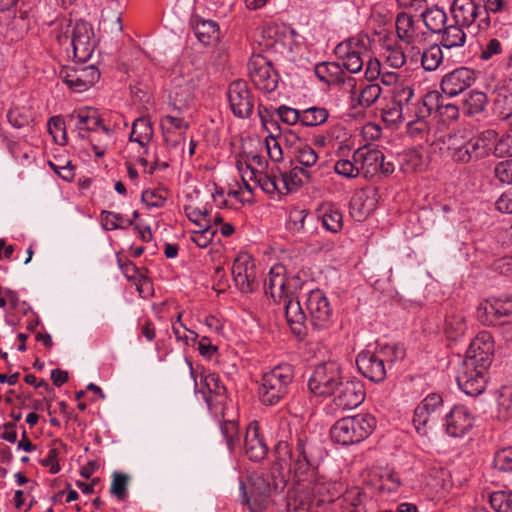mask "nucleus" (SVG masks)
Listing matches in <instances>:
<instances>
[{
	"instance_id": "obj_1",
	"label": "nucleus",
	"mask_w": 512,
	"mask_h": 512,
	"mask_svg": "<svg viewBox=\"0 0 512 512\" xmlns=\"http://www.w3.org/2000/svg\"><path fill=\"white\" fill-rule=\"evenodd\" d=\"M344 490L343 484L316 472L307 481H294L289 512H335L334 502Z\"/></svg>"
},
{
	"instance_id": "obj_2",
	"label": "nucleus",
	"mask_w": 512,
	"mask_h": 512,
	"mask_svg": "<svg viewBox=\"0 0 512 512\" xmlns=\"http://www.w3.org/2000/svg\"><path fill=\"white\" fill-rule=\"evenodd\" d=\"M274 453L279 460L290 461L293 481H307L309 476L318 472L324 457V450L317 441L304 430L297 428L295 435L290 436V441H278Z\"/></svg>"
},
{
	"instance_id": "obj_3",
	"label": "nucleus",
	"mask_w": 512,
	"mask_h": 512,
	"mask_svg": "<svg viewBox=\"0 0 512 512\" xmlns=\"http://www.w3.org/2000/svg\"><path fill=\"white\" fill-rule=\"evenodd\" d=\"M307 314L298 299H289L285 305V317L291 331L299 338L307 333V323L315 331L329 329L333 324V308L326 294L320 290H311L306 297Z\"/></svg>"
},
{
	"instance_id": "obj_4",
	"label": "nucleus",
	"mask_w": 512,
	"mask_h": 512,
	"mask_svg": "<svg viewBox=\"0 0 512 512\" xmlns=\"http://www.w3.org/2000/svg\"><path fill=\"white\" fill-rule=\"evenodd\" d=\"M294 380V369L290 364H279L264 372L257 390L259 401L264 406H275L290 393Z\"/></svg>"
},
{
	"instance_id": "obj_5",
	"label": "nucleus",
	"mask_w": 512,
	"mask_h": 512,
	"mask_svg": "<svg viewBox=\"0 0 512 512\" xmlns=\"http://www.w3.org/2000/svg\"><path fill=\"white\" fill-rule=\"evenodd\" d=\"M376 419L371 414L344 417L334 423L331 439L341 445H354L365 440L375 429Z\"/></svg>"
},
{
	"instance_id": "obj_6",
	"label": "nucleus",
	"mask_w": 512,
	"mask_h": 512,
	"mask_svg": "<svg viewBox=\"0 0 512 512\" xmlns=\"http://www.w3.org/2000/svg\"><path fill=\"white\" fill-rule=\"evenodd\" d=\"M497 135L495 130L488 129L461 142L455 139L449 146L450 156L454 162L462 164L483 159L490 154Z\"/></svg>"
},
{
	"instance_id": "obj_7",
	"label": "nucleus",
	"mask_w": 512,
	"mask_h": 512,
	"mask_svg": "<svg viewBox=\"0 0 512 512\" xmlns=\"http://www.w3.org/2000/svg\"><path fill=\"white\" fill-rule=\"evenodd\" d=\"M370 45V37L359 33L338 43L334 48V54L343 69L356 74L363 69Z\"/></svg>"
},
{
	"instance_id": "obj_8",
	"label": "nucleus",
	"mask_w": 512,
	"mask_h": 512,
	"mask_svg": "<svg viewBox=\"0 0 512 512\" xmlns=\"http://www.w3.org/2000/svg\"><path fill=\"white\" fill-rule=\"evenodd\" d=\"M69 122L72 123L78 134L82 138L88 137V132H98V128L103 133V141L99 144H94V153L96 157H103L109 143L112 141L113 130L103 124V120L100 117L96 109L85 107L78 110H74L68 116Z\"/></svg>"
},
{
	"instance_id": "obj_9",
	"label": "nucleus",
	"mask_w": 512,
	"mask_h": 512,
	"mask_svg": "<svg viewBox=\"0 0 512 512\" xmlns=\"http://www.w3.org/2000/svg\"><path fill=\"white\" fill-rule=\"evenodd\" d=\"M443 397L438 393H429L414 409L413 425L420 436L428 434L440 423L444 413Z\"/></svg>"
},
{
	"instance_id": "obj_10",
	"label": "nucleus",
	"mask_w": 512,
	"mask_h": 512,
	"mask_svg": "<svg viewBox=\"0 0 512 512\" xmlns=\"http://www.w3.org/2000/svg\"><path fill=\"white\" fill-rule=\"evenodd\" d=\"M352 158L359 165L361 174L365 178L375 176H389L394 170V163L386 161L384 153L377 147L364 146L354 151Z\"/></svg>"
},
{
	"instance_id": "obj_11",
	"label": "nucleus",
	"mask_w": 512,
	"mask_h": 512,
	"mask_svg": "<svg viewBox=\"0 0 512 512\" xmlns=\"http://www.w3.org/2000/svg\"><path fill=\"white\" fill-rule=\"evenodd\" d=\"M476 316L485 326H502L512 323V295L483 300L477 307Z\"/></svg>"
},
{
	"instance_id": "obj_12",
	"label": "nucleus",
	"mask_w": 512,
	"mask_h": 512,
	"mask_svg": "<svg viewBox=\"0 0 512 512\" xmlns=\"http://www.w3.org/2000/svg\"><path fill=\"white\" fill-rule=\"evenodd\" d=\"M342 384V373L336 362L318 365L308 380L309 390L317 396H330Z\"/></svg>"
},
{
	"instance_id": "obj_13",
	"label": "nucleus",
	"mask_w": 512,
	"mask_h": 512,
	"mask_svg": "<svg viewBox=\"0 0 512 512\" xmlns=\"http://www.w3.org/2000/svg\"><path fill=\"white\" fill-rule=\"evenodd\" d=\"M227 99L235 117L246 119L252 115L256 98L246 81L235 80L231 82L227 89Z\"/></svg>"
},
{
	"instance_id": "obj_14",
	"label": "nucleus",
	"mask_w": 512,
	"mask_h": 512,
	"mask_svg": "<svg viewBox=\"0 0 512 512\" xmlns=\"http://www.w3.org/2000/svg\"><path fill=\"white\" fill-rule=\"evenodd\" d=\"M487 367L463 361L456 376L459 388L469 396L482 394L487 384Z\"/></svg>"
},
{
	"instance_id": "obj_15",
	"label": "nucleus",
	"mask_w": 512,
	"mask_h": 512,
	"mask_svg": "<svg viewBox=\"0 0 512 512\" xmlns=\"http://www.w3.org/2000/svg\"><path fill=\"white\" fill-rule=\"evenodd\" d=\"M63 67L59 72L60 79L74 92L81 93L93 86L100 78V72L94 65Z\"/></svg>"
},
{
	"instance_id": "obj_16",
	"label": "nucleus",
	"mask_w": 512,
	"mask_h": 512,
	"mask_svg": "<svg viewBox=\"0 0 512 512\" xmlns=\"http://www.w3.org/2000/svg\"><path fill=\"white\" fill-rule=\"evenodd\" d=\"M231 273L236 287L242 293H252L258 288L256 265L251 255L238 254L233 262Z\"/></svg>"
},
{
	"instance_id": "obj_17",
	"label": "nucleus",
	"mask_w": 512,
	"mask_h": 512,
	"mask_svg": "<svg viewBox=\"0 0 512 512\" xmlns=\"http://www.w3.org/2000/svg\"><path fill=\"white\" fill-rule=\"evenodd\" d=\"M249 76L257 89L270 93L278 86V74L271 63L264 57L257 55L248 63Z\"/></svg>"
},
{
	"instance_id": "obj_18",
	"label": "nucleus",
	"mask_w": 512,
	"mask_h": 512,
	"mask_svg": "<svg viewBox=\"0 0 512 512\" xmlns=\"http://www.w3.org/2000/svg\"><path fill=\"white\" fill-rule=\"evenodd\" d=\"M443 427L451 437H463L473 427L474 415L464 405H455L444 415Z\"/></svg>"
},
{
	"instance_id": "obj_19",
	"label": "nucleus",
	"mask_w": 512,
	"mask_h": 512,
	"mask_svg": "<svg viewBox=\"0 0 512 512\" xmlns=\"http://www.w3.org/2000/svg\"><path fill=\"white\" fill-rule=\"evenodd\" d=\"M92 27L85 21L76 22L71 36L73 57L79 63H85L92 56L95 44L92 41Z\"/></svg>"
},
{
	"instance_id": "obj_20",
	"label": "nucleus",
	"mask_w": 512,
	"mask_h": 512,
	"mask_svg": "<svg viewBox=\"0 0 512 512\" xmlns=\"http://www.w3.org/2000/svg\"><path fill=\"white\" fill-rule=\"evenodd\" d=\"M493 353V337L490 332L482 331L471 341L463 361L470 360V362H473V365L477 364L489 368L492 363Z\"/></svg>"
},
{
	"instance_id": "obj_21",
	"label": "nucleus",
	"mask_w": 512,
	"mask_h": 512,
	"mask_svg": "<svg viewBox=\"0 0 512 512\" xmlns=\"http://www.w3.org/2000/svg\"><path fill=\"white\" fill-rule=\"evenodd\" d=\"M476 80L474 70L467 67L457 68L442 77L440 87L444 94L455 97L468 89Z\"/></svg>"
},
{
	"instance_id": "obj_22",
	"label": "nucleus",
	"mask_w": 512,
	"mask_h": 512,
	"mask_svg": "<svg viewBox=\"0 0 512 512\" xmlns=\"http://www.w3.org/2000/svg\"><path fill=\"white\" fill-rule=\"evenodd\" d=\"M314 73L322 83L352 88L353 95L355 94V78L347 75L339 62L318 63L315 65Z\"/></svg>"
},
{
	"instance_id": "obj_23",
	"label": "nucleus",
	"mask_w": 512,
	"mask_h": 512,
	"mask_svg": "<svg viewBox=\"0 0 512 512\" xmlns=\"http://www.w3.org/2000/svg\"><path fill=\"white\" fill-rule=\"evenodd\" d=\"M264 290L275 302L283 300L284 306L289 299H294L289 295L285 268L282 265H275L270 269L264 280Z\"/></svg>"
},
{
	"instance_id": "obj_24",
	"label": "nucleus",
	"mask_w": 512,
	"mask_h": 512,
	"mask_svg": "<svg viewBox=\"0 0 512 512\" xmlns=\"http://www.w3.org/2000/svg\"><path fill=\"white\" fill-rule=\"evenodd\" d=\"M358 371L372 382H382L386 378V366L374 351L365 350L356 357Z\"/></svg>"
},
{
	"instance_id": "obj_25",
	"label": "nucleus",
	"mask_w": 512,
	"mask_h": 512,
	"mask_svg": "<svg viewBox=\"0 0 512 512\" xmlns=\"http://www.w3.org/2000/svg\"><path fill=\"white\" fill-rule=\"evenodd\" d=\"M339 392L334 398V404L341 410L358 407L365 399L363 385L358 381H346L339 386Z\"/></svg>"
},
{
	"instance_id": "obj_26",
	"label": "nucleus",
	"mask_w": 512,
	"mask_h": 512,
	"mask_svg": "<svg viewBox=\"0 0 512 512\" xmlns=\"http://www.w3.org/2000/svg\"><path fill=\"white\" fill-rule=\"evenodd\" d=\"M243 449L245 455L254 462L263 460L268 453V446L256 421L247 426Z\"/></svg>"
},
{
	"instance_id": "obj_27",
	"label": "nucleus",
	"mask_w": 512,
	"mask_h": 512,
	"mask_svg": "<svg viewBox=\"0 0 512 512\" xmlns=\"http://www.w3.org/2000/svg\"><path fill=\"white\" fill-rule=\"evenodd\" d=\"M451 13L455 23L468 29L472 28L474 33L479 30L474 23L479 16L480 6L473 0H454Z\"/></svg>"
},
{
	"instance_id": "obj_28",
	"label": "nucleus",
	"mask_w": 512,
	"mask_h": 512,
	"mask_svg": "<svg viewBox=\"0 0 512 512\" xmlns=\"http://www.w3.org/2000/svg\"><path fill=\"white\" fill-rule=\"evenodd\" d=\"M249 179L254 181L266 194L279 195L285 194L282 190L281 179L278 168H272L270 172H264L259 169L251 168Z\"/></svg>"
},
{
	"instance_id": "obj_29",
	"label": "nucleus",
	"mask_w": 512,
	"mask_h": 512,
	"mask_svg": "<svg viewBox=\"0 0 512 512\" xmlns=\"http://www.w3.org/2000/svg\"><path fill=\"white\" fill-rule=\"evenodd\" d=\"M204 384L208 390L205 401L210 409L216 406H223L226 402V387L215 373H210L204 377Z\"/></svg>"
},
{
	"instance_id": "obj_30",
	"label": "nucleus",
	"mask_w": 512,
	"mask_h": 512,
	"mask_svg": "<svg viewBox=\"0 0 512 512\" xmlns=\"http://www.w3.org/2000/svg\"><path fill=\"white\" fill-rule=\"evenodd\" d=\"M488 105L486 93L479 90L469 91L461 103V111L469 117H476L483 114Z\"/></svg>"
},
{
	"instance_id": "obj_31",
	"label": "nucleus",
	"mask_w": 512,
	"mask_h": 512,
	"mask_svg": "<svg viewBox=\"0 0 512 512\" xmlns=\"http://www.w3.org/2000/svg\"><path fill=\"white\" fill-rule=\"evenodd\" d=\"M193 30L196 38L204 45H212L220 39V28L216 21L195 19Z\"/></svg>"
},
{
	"instance_id": "obj_32",
	"label": "nucleus",
	"mask_w": 512,
	"mask_h": 512,
	"mask_svg": "<svg viewBox=\"0 0 512 512\" xmlns=\"http://www.w3.org/2000/svg\"><path fill=\"white\" fill-rule=\"evenodd\" d=\"M420 16L428 30L433 33H440L447 22V15L444 9L437 5L428 6L420 10Z\"/></svg>"
},
{
	"instance_id": "obj_33",
	"label": "nucleus",
	"mask_w": 512,
	"mask_h": 512,
	"mask_svg": "<svg viewBox=\"0 0 512 512\" xmlns=\"http://www.w3.org/2000/svg\"><path fill=\"white\" fill-rule=\"evenodd\" d=\"M441 94L438 91L427 92L420 100H418L412 110V118L417 117L426 120L433 112H437Z\"/></svg>"
},
{
	"instance_id": "obj_34",
	"label": "nucleus",
	"mask_w": 512,
	"mask_h": 512,
	"mask_svg": "<svg viewBox=\"0 0 512 512\" xmlns=\"http://www.w3.org/2000/svg\"><path fill=\"white\" fill-rule=\"evenodd\" d=\"M281 187L285 194L292 192L309 181L311 175L308 170L303 167L295 166L289 172L281 173Z\"/></svg>"
},
{
	"instance_id": "obj_35",
	"label": "nucleus",
	"mask_w": 512,
	"mask_h": 512,
	"mask_svg": "<svg viewBox=\"0 0 512 512\" xmlns=\"http://www.w3.org/2000/svg\"><path fill=\"white\" fill-rule=\"evenodd\" d=\"M382 88L377 83H371L361 88L358 92L355 88V94L353 95V90L350 88V97L353 104V107L357 106L367 108L374 104L379 97L381 96Z\"/></svg>"
},
{
	"instance_id": "obj_36",
	"label": "nucleus",
	"mask_w": 512,
	"mask_h": 512,
	"mask_svg": "<svg viewBox=\"0 0 512 512\" xmlns=\"http://www.w3.org/2000/svg\"><path fill=\"white\" fill-rule=\"evenodd\" d=\"M313 222V216L305 209L292 208L286 221V229L293 235L302 236L308 233L307 222Z\"/></svg>"
},
{
	"instance_id": "obj_37",
	"label": "nucleus",
	"mask_w": 512,
	"mask_h": 512,
	"mask_svg": "<svg viewBox=\"0 0 512 512\" xmlns=\"http://www.w3.org/2000/svg\"><path fill=\"white\" fill-rule=\"evenodd\" d=\"M412 58L419 56L421 65L426 71H434L443 61V53L441 47L437 44H433L428 48L421 51L419 48L412 46Z\"/></svg>"
},
{
	"instance_id": "obj_38",
	"label": "nucleus",
	"mask_w": 512,
	"mask_h": 512,
	"mask_svg": "<svg viewBox=\"0 0 512 512\" xmlns=\"http://www.w3.org/2000/svg\"><path fill=\"white\" fill-rule=\"evenodd\" d=\"M396 33L400 40L407 44H414L418 39L416 25L413 17L406 12H401L396 17Z\"/></svg>"
},
{
	"instance_id": "obj_39",
	"label": "nucleus",
	"mask_w": 512,
	"mask_h": 512,
	"mask_svg": "<svg viewBox=\"0 0 512 512\" xmlns=\"http://www.w3.org/2000/svg\"><path fill=\"white\" fill-rule=\"evenodd\" d=\"M153 133L151 121L148 118L140 117L132 124L130 141L136 142L145 148L152 140Z\"/></svg>"
},
{
	"instance_id": "obj_40",
	"label": "nucleus",
	"mask_w": 512,
	"mask_h": 512,
	"mask_svg": "<svg viewBox=\"0 0 512 512\" xmlns=\"http://www.w3.org/2000/svg\"><path fill=\"white\" fill-rule=\"evenodd\" d=\"M414 98V89L410 85L404 83L397 84L393 89L392 101L398 107H401L409 117H412V110L414 104L412 102Z\"/></svg>"
},
{
	"instance_id": "obj_41",
	"label": "nucleus",
	"mask_w": 512,
	"mask_h": 512,
	"mask_svg": "<svg viewBox=\"0 0 512 512\" xmlns=\"http://www.w3.org/2000/svg\"><path fill=\"white\" fill-rule=\"evenodd\" d=\"M440 33H442L441 45L447 49L461 47L465 44L466 34L463 31V26L457 23L445 25Z\"/></svg>"
},
{
	"instance_id": "obj_42",
	"label": "nucleus",
	"mask_w": 512,
	"mask_h": 512,
	"mask_svg": "<svg viewBox=\"0 0 512 512\" xmlns=\"http://www.w3.org/2000/svg\"><path fill=\"white\" fill-rule=\"evenodd\" d=\"M466 329L465 316L458 311L447 313L444 323V331L448 338L456 339Z\"/></svg>"
},
{
	"instance_id": "obj_43",
	"label": "nucleus",
	"mask_w": 512,
	"mask_h": 512,
	"mask_svg": "<svg viewBox=\"0 0 512 512\" xmlns=\"http://www.w3.org/2000/svg\"><path fill=\"white\" fill-rule=\"evenodd\" d=\"M221 434L230 453L240 448V432L238 422L234 420L223 421L220 425Z\"/></svg>"
},
{
	"instance_id": "obj_44",
	"label": "nucleus",
	"mask_w": 512,
	"mask_h": 512,
	"mask_svg": "<svg viewBox=\"0 0 512 512\" xmlns=\"http://www.w3.org/2000/svg\"><path fill=\"white\" fill-rule=\"evenodd\" d=\"M329 112L324 107L311 106L301 110L300 124L306 127L321 125L327 121Z\"/></svg>"
},
{
	"instance_id": "obj_45",
	"label": "nucleus",
	"mask_w": 512,
	"mask_h": 512,
	"mask_svg": "<svg viewBox=\"0 0 512 512\" xmlns=\"http://www.w3.org/2000/svg\"><path fill=\"white\" fill-rule=\"evenodd\" d=\"M399 165L404 173H413L422 168L423 159L417 150H407L399 155Z\"/></svg>"
},
{
	"instance_id": "obj_46",
	"label": "nucleus",
	"mask_w": 512,
	"mask_h": 512,
	"mask_svg": "<svg viewBox=\"0 0 512 512\" xmlns=\"http://www.w3.org/2000/svg\"><path fill=\"white\" fill-rule=\"evenodd\" d=\"M286 465L287 461L284 462L276 457V462L271 467L270 473L265 475L270 480L272 488H274L277 493L283 491L287 484V476L284 472Z\"/></svg>"
},
{
	"instance_id": "obj_47",
	"label": "nucleus",
	"mask_w": 512,
	"mask_h": 512,
	"mask_svg": "<svg viewBox=\"0 0 512 512\" xmlns=\"http://www.w3.org/2000/svg\"><path fill=\"white\" fill-rule=\"evenodd\" d=\"M486 16L477 23L478 29H487L490 26L489 13L497 14L509 11L508 2L505 0H481Z\"/></svg>"
},
{
	"instance_id": "obj_48",
	"label": "nucleus",
	"mask_w": 512,
	"mask_h": 512,
	"mask_svg": "<svg viewBox=\"0 0 512 512\" xmlns=\"http://www.w3.org/2000/svg\"><path fill=\"white\" fill-rule=\"evenodd\" d=\"M374 352L382 361L384 366H386V364H392L398 359H402L404 357V350L395 344H377Z\"/></svg>"
},
{
	"instance_id": "obj_49",
	"label": "nucleus",
	"mask_w": 512,
	"mask_h": 512,
	"mask_svg": "<svg viewBox=\"0 0 512 512\" xmlns=\"http://www.w3.org/2000/svg\"><path fill=\"white\" fill-rule=\"evenodd\" d=\"M251 494L261 497L265 500L272 493H277L272 488L270 480L263 474H254L251 476Z\"/></svg>"
},
{
	"instance_id": "obj_50",
	"label": "nucleus",
	"mask_w": 512,
	"mask_h": 512,
	"mask_svg": "<svg viewBox=\"0 0 512 512\" xmlns=\"http://www.w3.org/2000/svg\"><path fill=\"white\" fill-rule=\"evenodd\" d=\"M101 222L103 228L108 231L133 225L132 220L126 219L123 215L111 211L101 212Z\"/></svg>"
},
{
	"instance_id": "obj_51",
	"label": "nucleus",
	"mask_w": 512,
	"mask_h": 512,
	"mask_svg": "<svg viewBox=\"0 0 512 512\" xmlns=\"http://www.w3.org/2000/svg\"><path fill=\"white\" fill-rule=\"evenodd\" d=\"M489 503L495 512H512V491L490 493Z\"/></svg>"
},
{
	"instance_id": "obj_52",
	"label": "nucleus",
	"mask_w": 512,
	"mask_h": 512,
	"mask_svg": "<svg viewBox=\"0 0 512 512\" xmlns=\"http://www.w3.org/2000/svg\"><path fill=\"white\" fill-rule=\"evenodd\" d=\"M409 118V114L393 102H390L382 111L383 121L390 126H398Z\"/></svg>"
},
{
	"instance_id": "obj_53",
	"label": "nucleus",
	"mask_w": 512,
	"mask_h": 512,
	"mask_svg": "<svg viewBox=\"0 0 512 512\" xmlns=\"http://www.w3.org/2000/svg\"><path fill=\"white\" fill-rule=\"evenodd\" d=\"M494 155L499 158L512 157V117L508 129L494 142Z\"/></svg>"
},
{
	"instance_id": "obj_54",
	"label": "nucleus",
	"mask_w": 512,
	"mask_h": 512,
	"mask_svg": "<svg viewBox=\"0 0 512 512\" xmlns=\"http://www.w3.org/2000/svg\"><path fill=\"white\" fill-rule=\"evenodd\" d=\"M322 224L327 231L338 233L343 227L342 213L332 207L326 209L322 215Z\"/></svg>"
},
{
	"instance_id": "obj_55",
	"label": "nucleus",
	"mask_w": 512,
	"mask_h": 512,
	"mask_svg": "<svg viewBox=\"0 0 512 512\" xmlns=\"http://www.w3.org/2000/svg\"><path fill=\"white\" fill-rule=\"evenodd\" d=\"M48 131L53 140L59 145L67 143L66 124L61 116H53L47 123Z\"/></svg>"
},
{
	"instance_id": "obj_56",
	"label": "nucleus",
	"mask_w": 512,
	"mask_h": 512,
	"mask_svg": "<svg viewBox=\"0 0 512 512\" xmlns=\"http://www.w3.org/2000/svg\"><path fill=\"white\" fill-rule=\"evenodd\" d=\"M160 126L162 131L178 132L185 136L189 124L182 118L174 115H164L161 117Z\"/></svg>"
},
{
	"instance_id": "obj_57",
	"label": "nucleus",
	"mask_w": 512,
	"mask_h": 512,
	"mask_svg": "<svg viewBox=\"0 0 512 512\" xmlns=\"http://www.w3.org/2000/svg\"><path fill=\"white\" fill-rule=\"evenodd\" d=\"M383 57L385 63L394 69H399L406 63V55L399 46H387Z\"/></svg>"
},
{
	"instance_id": "obj_58",
	"label": "nucleus",
	"mask_w": 512,
	"mask_h": 512,
	"mask_svg": "<svg viewBox=\"0 0 512 512\" xmlns=\"http://www.w3.org/2000/svg\"><path fill=\"white\" fill-rule=\"evenodd\" d=\"M334 171L339 176H342L347 179L356 178L361 174L359 165L358 163L355 162L353 158L352 161L348 159L338 160L334 164Z\"/></svg>"
},
{
	"instance_id": "obj_59",
	"label": "nucleus",
	"mask_w": 512,
	"mask_h": 512,
	"mask_svg": "<svg viewBox=\"0 0 512 512\" xmlns=\"http://www.w3.org/2000/svg\"><path fill=\"white\" fill-rule=\"evenodd\" d=\"M7 149L12 157L22 166L30 165L35 158L32 149L23 150L14 141H7Z\"/></svg>"
},
{
	"instance_id": "obj_60",
	"label": "nucleus",
	"mask_w": 512,
	"mask_h": 512,
	"mask_svg": "<svg viewBox=\"0 0 512 512\" xmlns=\"http://www.w3.org/2000/svg\"><path fill=\"white\" fill-rule=\"evenodd\" d=\"M274 113L281 122L287 125H295L301 122V110L281 105L274 109Z\"/></svg>"
},
{
	"instance_id": "obj_61",
	"label": "nucleus",
	"mask_w": 512,
	"mask_h": 512,
	"mask_svg": "<svg viewBox=\"0 0 512 512\" xmlns=\"http://www.w3.org/2000/svg\"><path fill=\"white\" fill-rule=\"evenodd\" d=\"M319 156L317 152L308 145H303L297 149L296 160L302 166L309 168L317 164Z\"/></svg>"
},
{
	"instance_id": "obj_62",
	"label": "nucleus",
	"mask_w": 512,
	"mask_h": 512,
	"mask_svg": "<svg viewBox=\"0 0 512 512\" xmlns=\"http://www.w3.org/2000/svg\"><path fill=\"white\" fill-rule=\"evenodd\" d=\"M128 476L123 473H114L110 492L118 500H124L127 496Z\"/></svg>"
},
{
	"instance_id": "obj_63",
	"label": "nucleus",
	"mask_w": 512,
	"mask_h": 512,
	"mask_svg": "<svg viewBox=\"0 0 512 512\" xmlns=\"http://www.w3.org/2000/svg\"><path fill=\"white\" fill-rule=\"evenodd\" d=\"M494 465L502 471H512V446L503 448L496 452Z\"/></svg>"
},
{
	"instance_id": "obj_64",
	"label": "nucleus",
	"mask_w": 512,
	"mask_h": 512,
	"mask_svg": "<svg viewBox=\"0 0 512 512\" xmlns=\"http://www.w3.org/2000/svg\"><path fill=\"white\" fill-rule=\"evenodd\" d=\"M495 177L504 184H512V159L504 160L496 164Z\"/></svg>"
}]
</instances>
